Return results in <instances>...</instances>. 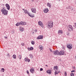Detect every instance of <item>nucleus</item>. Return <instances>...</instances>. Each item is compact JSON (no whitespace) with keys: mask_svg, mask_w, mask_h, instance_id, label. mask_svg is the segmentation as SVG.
<instances>
[{"mask_svg":"<svg viewBox=\"0 0 76 76\" xmlns=\"http://www.w3.org/2000/svg\"><path fill=\"white\" fill-rule=\"evenodd\" d=\"M58 56H62V55H64V50H62L60 51L58 53Z\"/></svg>","mask_w":76,"mask_h":76,"instance_id":"nucleus-4","label":"nucleus"},{"mask_svg":"<svg viewBox=\"0 0 76 76\" xmlns=\"http://www.w3.org/2000/svg\"><path fill=\"white\" fill-rule=\"evenodd\" d=\"M43 11L45 13H47L48 12V8H45L43 10Z\"/></svg>","mask_w":76,"mask_h":76,"instance_id":"nucleus-14","label":"nucleus"},{"mask_svg":"<svg viewBox=\"0 0 76 76\" xmlns=\"http://www.w3.org/2000/svg\"><path fill=\"white\" fill-rule=\"evenodd\" d=\"M34 13H35L36 12V9L35 8H34Z\"/></svg>","mask_w":76,"mask_h":76,"instance_id":"nucleus-33","label":"nucleus"},{"mask_svg":"<svg viewBox=\"0 0 76 76\" xmlns=\"http://www.w3.org/2000/svg\"><path fill=\"white\" fill-rule=\"evenodd\" d=\"M1 70H2V72H4V68H2L1 69Z\"/></svg>","mask_w":76,"mask_h":76,"instance_id":"nucleus-30","label":"nucleus"},{"mask_svg":"<svg viewBox=\"0 0 76 76\" xmlns=\"http://www.w3.org/2000/svg\"><path fill=\"white\" fill-rule=\"evenodd\" d=\"M23 11H25H25H26V10H25V9H23Z\"/></svg>","mask_w":76,"mask_h":76,"instance_id":"nucleus-44","label":"nucleus"},{"mask_svg":"<svg viewBox=\"0 0 76 76\" xmlns=\"http://www.w3.org/2000/svg\"><path fill=\"white\" fill-rule=\"evenodd\" d=\"M71 10H73V8H71Z\"/></svg>","mask_w":76,"mask_h":76,"instance_id":"nucleus-46","label":"nucleus"},{"mask_svg":"<svg viewBox=\"0 0 76 76\" xmlns=\"http://www.w3.org/2000/svg\"><path fill=\"white\" fill-rule=\"evenodd\" d=\"M39 49H40V50H42L43 49L42 47L41 46H39Z\"/></svg>","mask_w":76,"mask_h":76,"instance_id":"nucleus-27","label":"nucleus"},{"mask_svg":"<svg viewBox=\"0 0 76 76\" xmlns=\"http://www.w3.org/2000/svg\"><path fill=\"white\" fill-rule=\"evenodd\" d=\"M75 72V70H73L71 71V72L72 73L73 72Z\"/></svg>","mask_w":76,"mask_h":76,"instance_id":"nucleus-36","label":"nucleus"},{"mask_svg":"<svg viewBox=\"0 0 76 76\" xmlns=\"http://www.w3.org/2000/svg\"><path fill=\"white\" fill-rule=\"evenodd\" d=\"M71 8H73V7H71Z\"/></svg>","mask_w":76,"mask_h":76,"instance_id":"nucleus-49","label":"nucleus"},{"mask_svg":"<svg viewBox=\"0 0 76 76\" xmlns=\"http://www.w3.org/2000/svg\"><path fill=\"white\" fill-rule=\"evenodd\" d=\"M20 30L21 31V32H23V31H24V28L22 27H20Z\"/></svg>","mask_w":76,"mask_h":76,"instance_id":"nucleus-18","label":"nucleus"},{"mask_svg":"<svg viewBox=\"0 0 76 76\" xmlns=\"http://www.w3.org/2000/svg\"><path fill=\"white\" fill-rule=\"evenodd\" d=\"M71 76H74V74L73 73H71Z\"/></svg>","mask_w":76,"mask_h":76,"instance_id":"nucleus-32","label":"nucleus"},{"mask_svg":"<svg viewBox=\"0 0 76 76\" xmlns=\"http://www.w3.org/2000/svg\"><path fill=\"white\" fill-rule=\"evenodd\" d=\"M7 56L8 57H10V55L9 54V53H8L7 55Z\"/></svg>","mask_w":76,"mask_h":76,"instance_id":"nucleus-29","label":"nucleus"},{"mask_svg":"<svg viewBox=\"0 0 76 76\" xmlns=\"http://www.w3.org/2000/svg\"><path fill=\"white\" fill-rule=\"evenodd\" d=\"M29 56L31 58H33V56L32 54H30Z\"/></svg>","mask_w":76,"mask_h":76,"instance_id":"nucleus-23","label":"nucleus"},{"mask_svg":"<svg viewBox=\"0 0 76 76\" xmlns=\"http://www.w3.org/2000/svg\"><path fill=\"white\" fill-rule=\"evenodd\" d=\"M18 57L20 59L22 58V56L21 55H19L18 56Z\"/></svg>","mask_w":76,"mask_h":76,"instance_id":"nucleus-22","label":"nucleus"},{"mask_svg":"<svg viewBox=\"0 0 76 76\" xmlns=\"http://www.w3.org/2000/svg\"><path fill=\"white\" fill-rule=\"evenodd\" d=\"M1 12H2V13L4 15H7V13H8V11L6 10V9H4V7H3V9L1 10Z\"/></svg>","mask_w":76,"mask_h":76,"instance_id":"nucleus-2","label":"nucleus"},{"mask_svg":"<svg viewBox=\"0 0 76 76\" xmlns=\"http://www.w3.org/2000/svg\"><path fill=\"white\" fill-rule=\"evenodd\" d=\"M68 31H69V32H71V30H70V28H69L68 29Z\"/></svg>","mask_w":76,"mask_h":76,"instance_id":"nucleus-38","label":"nucleus"},{"mask_svg":"<svg viewBox=\"0 0 76 76\" xmlns=\"http://www.w3.org/2000/svg\"><path fill=\"white\" fill-rule=\"evenodd\" d=\"M73 68H75V67H73Z\"/></svg>","mask_w":76,"mask_h":76,"instance_id":"nucleus-51","label":"nucleus"},{"mask_svg":"<svg viewBox=\"0 0 76 76\" xmlns=\"http://www.w3.org/2000/svg\"><path fill=\"white\" fill-rule=\"evenodd\" d=\"M48 6H49V7H51V3H48Z\"/></svg>","mask_w":76,"mask_h":76,"instance_id":"nucleus-24","label":"nucleus"},{"mask_svg":"<svg viewBox=\"0 0 76 76\" xmlns=\"http://www.w3.org/2000/svg\"><path fill=\"white\" fill-rule=\"evenodd\" d=\"M26 24V22L21 21L20 22H18L15 24L16 26H18L19 25H25Z\"/></svg>","mask_w":76,"mask_h":76,"instance_id":"nucleus-1","label":"nucleus"},{"mask_svg":"<svg viewBox=\"0 0 76 76\" xmlns=\"http://www.w3.org/2000/svg\"><path fill=\"white\" fill-rule=\"evenodd\" d=\"M31 11L33 12V13H35V12H34V8H31Z\"/></svg>","mask_w":76,"mask_h":76,"instance_id":"nucleus-26","label":"nucleus"},{"mask_svg":"<svg viewBox=\"0 0 76 76\" xmlns=\"http://www.w3.org/2000/svg\"><path fill=\"white\" fill-rule=\"evenodd\" d=\"M26 73H27V74H29V71H28L27 70L26 71Z\"/></svg>","mask_w":76,"mask_h":76,"instance_id":"nucleus-35","label":"nucleus"},{"mask_svg":"<svg viewBox=\"0 0 76 76\" xmlns=\"http://www.w3.org/2000/svg\"><path fill=\"white\" fill-rule=\"evenodd\" d=\"M12 57H13V58L15 59V58H16V56L15 55H14L12 56Z\"/></svg>","mask_w":76,"mask_h":76,"instance_id":"nucleus-21","label":"nucleus"},{"mask_svg":"<svg viewBox=\"0 0 76 76\" xmlns=\"http://www.w3.org/2000/svg\"><path fill=\"white\" fill-rule=\"evenodd\" d=\"M67 35L69 36V33L68 32V33L67 34Z\"/></svg>","mask_w":76,"mask_h":76,"instance_id":"nucleus-45","label":"nucleus"},{"mask_svg":"<svg viewBox=\"0 0 76 76\" xmlns=\"http://www.w3.org/2000/svg\"><path fill=\"white\" fill-rule=\"evenodd\" d=\"M58 72H57V70L55 71V76H56V75H57V74H58V73H59L60 72L59 71H58Z\"/></svg>","mask_w":76,"mask_h":76,"instance_id":"nucleus-19","label":"nucleus"},{"mask_svg":"<svg viewBox=\"0 0 76 76\" xmlns=\"http://www.w3.org/2000/svg\"><path fill=\"white\" fill-rule=\"evenodd\" d=\"M48 28H49V29H50V28H53V22L52 23H49L48 24Z\"/></svg>","mask_w":76,"mask_h":76,"instance_id":"nucleus-3","label":"nucleus"},{"mask_svg":"<svg viewBox=\"0 0 76 76\" xmlns=\"http://www.w3.org/2000/svg\"><path fill=\"white\" fill-rule=\"evenodd\" d=\"M33 1H34V0H32Z\"/></svg>","mask_w":76,"mask_h":76,"instance_id":"nucleus-48","label":"nucleus"},{"mask_svg":"<svg viewBox=\"0 0 76 76\" xmlns=\"http://www.w3.org/2000/svg\"><path fill=\"white\" fill-rule=\"evenodd\" d=\"M38 23L40 26H41V27H43V24L42 23V22L41 21H39Z\"/></svg>","mask_w":76,"mask_h":76,"instance_id":"nucleus-9","label":"nucleus"},{"mask_svg":"<svg viewBox=\"0 0 76 76\" xmlns=\"http://www.w3.org/2000/svg\"><path fill=\"white\" fill-rule=\"evenodd\" d=\"M46 73L48 74L51 75V70H48L46 71Z\"/></svg>","mask_w":76,"mask_h":76,"instance_id":"nucleus-13","label":"nucleus"},{"mask_svg":"<svg viewBox=\"0 0 76 76\" xmlns=\"http://www.w3.org/2000/svg\"><path fill=\"white\" fill-rule=\"evenodd\" d=\"M63 31L60 30H58V34L59 35H61L63 34Z\"/></svg>","mask_w":76,"mask_h":76,"instance_id":"nucleus-11","label":"nucleus"},{"mask_svg":"<svg viewBox=\"0 0 76 76\" xmlns=\"http://www.w3.org/2000/svg\"><path fill=\"white\" fill-rule=\"evenodd\" d=\"M43 38V37L42 36H39V37L37 38V39H42Z\"/></svg>","mask_w":76,"mask_h":76,"instance_id":"nucleus-12","label":"nucleus"},{"mask_svg":"<svg viewBox=\"0 0 76 76\" xmlns=\"http://www.w3.org/2000/svg\"><path fill=\"white\" fill-rule=\"evenodd\" d=\"M46 66H48V65H46Z\"/></svg>","mask_w":76,"mask_h":76,"instance_id":"nucleus-50","label":"nucleus"},{"mask_svg":"<svg viewBox=\"0 0 76 76\" xmlns=\"http://www.w3.org/2000/svg\"><path fill=\"white\" fill-rule=\"evenodd\" d=\"M24 13H25V14H26V12H24Z\"/></svg>","mask_w":76,"mask_h":76,"instance_id":"nucleus-47","label":"nucleus"},{"mask_svg":"<svg viewBox=\"0 0 76 76\" xmlns=\"http://www.w3.org/2000/svg\"><path fill=\"white\" fill-rule=\"evenodd\" d=\"M49 50H50V52H52V50H51V49L50 48Z\"/></svg>","mask_w":76,"mask_h":76,"instance_id":"nucleus-39","label":"nucleus"},{"mask_svg":"<svg viewBox=\"0 0 76 76\" xmlns=\"http://www.w3.org/2000/svg\"><path fill=\"white\" fill-rule=\"evenodd\" d=\"M64 75L65 76H67V72L66 71L64 72Z\"/></svg>","mask_w":76,"mask_h":76,"instance_id":"nucleus-31","label":"nucleus"},{"mask_svg":"<svg viewBox=\"0 0 76 76\" xmlns=\"http://www.w3.org/2000/svg\"><path fill=\"white\" fill-rule=\"evenodd\" d=\"M30 71L31 73H34V69H33V67H32L30 69Z\"/></svg>","mask_w":76,"mask_h":76,"instance_id":"nucleus-10","label":"nucleus"},{"mask_svg":"<svg viewBox=\"0 0 76 76\" xmlns=\"http://www.w3.org/2000/svg\"><path fill=\"white\" fill-rule=\"evenodd\" d=\"M53 55H58V50H56L55 51H53L52 52Z\"/></svg>","mask_w":76,"mask_h":76,"instance_id":"nucleus-6","label":"nucleus"},{"mask_svg":"<svg viewBox=\"0 0 76 76\" xmlns=\"http://www.w3.org/2000/svg\"><path fill=\"white\" fill-rule=\"evenodd\" d=\"M5 6H6V7H7V10H10V6L8 4H5Z\"/></svg>","mask_w":76,"mask_h":76,"instance_id":"nucleus-8","label":"nucleus"},{"mask_svg":"<svg viewBox=\"0 0 76 76\" xmlns=\"http://www.w3.org/2000/svg\"><path fill=\"white\" fill-rule=\"evenodd\" d=\"M43 70V69L41 68L40 69V71H42Z\"/></svg>","mask_w":76,"mask_h":76,"instance_id":"nucleus-34","label":"nucleus"},{"mask_svg":"<svg viewBox=\"0 0 76 76\" xmlns=\"http://www.w3.org/2000/svg\"><path fill=\"white\" fill-rule=\"evenodd\" d=\"M67 47L68 48H69V50H70V49H72V44H68L67 45Z\"/></svg>","mask_w":76,"mask_h":76,"instance_id":"nucleus-7","label":"nucleus"},{"mask_svg":"<svg viewBox=\"0 0 76 76\" xmlns=\"http://www.w3.org/2000/svg\"><path fill=\"white\" fill-rule=\"evenodd\" d=\"M22 46H24V43H23L22 44Z\"/></svg>","mask_w":76,"mask_h":76,"instance_id":"nucleus-43","label":"nucleus"},{"mask_svg":"<svg viewBox=\"0 0 76 76\" xmlns=\"http://www.w3.org/2000/svg\"><path fill=\"white\" fill-rule=\"evenodd\" d=\"M28 50H29V51H30V50L32 51L34 50V48L32 47H31L30 48H28Z\"/></svg>","mask_w":76,"mask_h":76,"instance_id":"nucleus-17","label":"nucleus"},{"mask_svg":"<svg viewBox=\"0 0 76 76\" xmlns=\"http://www.w3.org/2000/svg\"><path fill=\"white\" fill-rule=\"evenodd\" d=\"M25 12H26V14L28 15V16H30V17H31V18H34V15H32L31 13H29L28 12V10H26Z\"/></svg>","mask_w":76,"mask_h":76,"instance_id":"nucleus-5","label":"nucleus"},{"mask_svg":"<svg viewBox=\"0 0 76 76\" xmlns=\"http://www.w3.org/2000/svg\"><path fill=\"white\" fill-rule=\"evenodd\" d=\"M31 43L32 45H34L35 44V42L34 41H31Z\"/></svg>","mask_w":76,"mask_h":76,"instance_id":"nucleus-25","label":"nucleus"},{"mask_svg":"<svg viewBox=\"0 0 76 76\" xmlns=\"http://www.w3.org/2000/svg\"><path fill=\"white\" fill-rule=\"evenodd\" d=\"M69 28L71 29V31H73V27H72V26L70 25H69Z\"/></svg>","mask_w":76,"mask_h":76,"instance_id":"nucleus-15","label":"nucleus"},{"mask_svg":"<svg viewBox=\"0 0 76 76\" xmlns=\"http://www.w3.org/2000/svg\"><path fill=\"white\" fill-rule=\"evenodd\" d=\"M4 38L5 39H7V37H4Z\"/></svg>","mask_w":76,"mask_h":76,"instance_id":"nucleus-42","label":"nucleus"},{"mask_svg":"<svg viewBox=\"0 0 76 76\" xmlns=\"http://www.w3.org/2000/svg\"><path fill=\"white\" fill-rule=\"evenodd\" d=\"M27 61L28 62H29L30 61V60L29 59H28Z\"/></svg>","mask_w":76,"mask_h":76,"instance_id":"nucleus-37","label":"nucleus"},{"mask_svg":"<svg viewBox=\"0 0 76 76\" xmlns=\"http://www.w3.org/2000/svg\"><path fill=\"white\" fill-rule=\"evenodd\" d=\"M28 57H26L24 59V61H28Z\"/></svg>","mask_w":76,"mask_h":76,"instance_id":"nucleus-20","label":"nucleus"},{"mask_svg":"<svg viewBox=\"0 0 76 76\" xmlns=\"http://www.w3.org/2000/svg\"><path fill=\"white\" fill-rule=\"evenodd\" d=\"M56 69V71H58V66H54L53 67V70H55Z\"/></svg>","mask_w":76,"mask_h":76,"instance_id":"nucleus-16","label":"nucleus"},{"mask_svg":"<svg viewBox=\"0 0 76 76\" xmlns=\"http://www.w3.org/2000/svg\"><path fill=\"white\" fill-rule=\"evenodd\" d=\"M66 9H71V7H70V6H69L68 7H66Z\"/></svg>","mask_w":76,"mask_h":76,"instance_id":"nucleus-28","label":"nucleus"},{"mask_svg":"<svg viewBox=\"0 0 76 76\" xmlns=\"http://www.w3.org/2000/svg\"><path fill=\"white\" fill-rule=\"evenodd\" d=\"M62 49H63V50H65V48L63 47L62 48Z\"/></svg>","mask_w":76,"mask_h":76,"instance_id":"nucleus-40","label":"nucleus"},{"mask_svg":"<svg viewBox=\"0 0 76 76\" xmlns=\"http://www.w3.org/2000/svg\"><path fill=\"white\" fill-rule=\"evenodd\" d=\"M35 32H37V29L35 30Z\"/></svg>","mask_w":76,"mask_h":76,"instance_id":"nucleus-41","label":"nucleus"}]
</instances>
